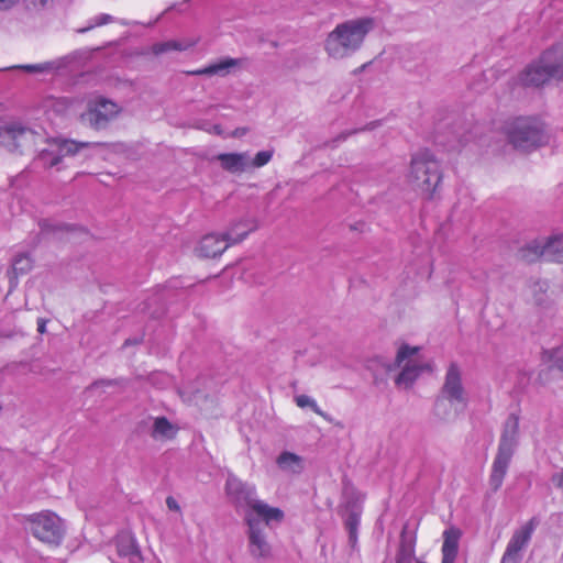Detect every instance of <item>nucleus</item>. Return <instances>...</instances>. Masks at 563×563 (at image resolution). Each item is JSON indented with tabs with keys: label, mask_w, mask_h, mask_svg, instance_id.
Segmentation results:
<instances>
[{
	"label": "nucleus",
	"mask_w": 563,
	"mask_h": 563,
	"mask_svg": "<svg viewBox=\"0 0 563 563\" xmlns=\"http://www.w3.org/2000/svg\"><path fill=\"white\" fill-rule=\"evenodd\" d=\"M253 227H247L243 232L234 234V229L228 230L224 234L210 233L202 236L196 252L202 258H216L229 246L242 242L251 232Z\"/></svg>",
	"instance_id": "1a4fd4ad"
},
{
	"label": "nucleus",
	"mask_w": 563,
	"mask_h": 563,
	"mask_svg": "<svg viewBox=\"0 0 563 563\" xmlns=\"http://www.w3.org/2000/svg\"><path fill=\"white\" fill-rule=\"evenodd\" d=\"M178 432V428L172 424L167 418L157 417L154 420L153 429H152V438L157 439H174Z\"/></svg>",
	"instance_id": "a211bd4d"
},
{
	"label": "nucleus",
	"mask_w": 563,
	"mask_h": 563,
	"mask_svg": "<svg viewBox=\"0 0 563 563\" xmlns=\"http://www.w3.org/2000/svg\"><path fill=\"white\" fill-rule=\"evenodd\" d=\"M46 330V323L44 320H40L38 323H37V331L40 333H44Z\"/></svg>",
	"instance_id": "e433bc0d"
},
{
	"label": "nucleus",
	"mask_w": 563,
	"mask_h": 563,
	"mask_svg": "<svg viewBox=\"0 0 563 563\" xmlns=\"http://www.w3.org/2000/svg\"><path fill=\"white\" fill-rule=\"evenodd\" d=\"M119 112L120 108L117 103L106 98H98L92 103H89L87 112L81 118L87 120L93 128L100 129L114 119Z\"/></svg>",
	"instance_id": "9d476101"
},
{
	"label": "nucleus",
	"mask_w": 563,
	"mask_h": 563,
	"mask_svg": "<svg viewBox=\"0 0 563 563\" xmlns=\"http://www.w3.org/2000/svg\"><path fill=\"white\" fill-rule=\"evenodd\" d=\"M249 511L246 514H252L256 520L261 518L265 526H269L272 522H282L284 520V511L280 508L272 507L268 504L264 503L260 499H254L250 501Z\"/></svg>",
	"instance_id": "ddd939ff"
},
{
	"label": "nucleus",
	"mask_w": 563,
	"mask_h": 563,
	"mask_svg": "<svg viewBox=\"0 0 563 563\" xmlns=\"http://www.w3.org/2000/svg\"><path fill=\"white\" fill-rule=\"evenodd\" d=\"M34 538L43 543L58 545L64 537L62 519L49 510L32 514L26 518Z\"/></svg>",
	"instance_id": "0eeeda50"
},
{
	"label": "nucleus",
	"mask_w": 563,
	"mask_h": 563,
	"mask_svg": "<svg viewBox=\"0 0 563 563\" xmlns=\"http://www.w3.org/2000/svg\"><path fill=\"white\" fill-rule=\"evenodd\" d=\"M505 134L517 150L529 151L545 143L543 124L536 118H516L506 122Z\"/></svg>",
	"instance_id": "20e7f679"
},
{
	"label": "nucleus",
	"mask_w": 563,
	"mask_h": 563,
	"mask_svg": "<svg viewBox=\"0 0 563 563\" xmlns=\"http://www.w3.org/2000/svg\"><path fill=\"white\" fill-rule=\"evenodd\" d=\"M551 481L556 488L563 490V470L552 475Z\"/></svg>",
	"instance_id": "473e14b6"
},
{
	"label": "nucleus",
	"mask_w": 563,
	"mask_h": 563,
	"mask_svg": "<svg viewBox=\"0 0 563 563\" xmlns=\"http://www.w3.org/2000/svg\"><path fill=\"white\" fill-rule=\"evenodd\" d=\"M33 267V260L27 254H19L12 264V274L14 278L29 273Z\"/></svg>",
	"instance_id": "5701e85b"
},
{
	"label": "nucleus",
	"mask_w": 563,
	"mask_h": 563,
	"mask_svg": "<svg viewBox=\"0 0 563 563\" xmlns=\"http://www.w3.org/2000/svg\"><path fill=\"white\" fill-rule=\"evenodd\" d=\"M563 76V47L555 46L545 51L538 62L528 66L520 75L525 87H539L552 78Z\"/></svg>",
	"instance_id": "7ed1b4c3"
},
{
	"label": "nucleus",
	"mask_w": 563,
	"mask_h": 563,
	"mask_svg": "<svg viewBox=\"0 0 563 563\" xmlns=\"http://www.w3.org/2000/svg\"><path fill=\"white\" fill-rule=\"evenodd\" d=\"M59 162V158H55L52 163V165H56Z\"/></svg>",
	"instance_id": "a19ab883"
},
{
	"label": "nucleus",
	"mask_w": 563,
	"mask_h": 563,
	"mask_svg": "<svg viewBox=\"0 0 563 563\" xmlns=\"http://www.w3.org/2000/svg\"><path fill=\"white\" fill-rule=\"evenodd\" d=\"M241 64L240 59L227 57L218 63L211 64L208 67L191 71L192 75H214L228 71L230 68L236 67Z\"/></svg>",
	"instance_id": "aec40b11"
},
{
	"label": "nucleus",
	"mask_w": 563,
	"mask_h": 563,
	"mask_svg": "<svg viewBox=\"0 0 563 563\" xmlns=\"http://www.w3.org/2000/svg\"><path fill=\"white\" fill-rule=\"evenodd\" d=\"M88 143H78L70 140H65L60 143L59 148L60 152L68 155L76 154L80 148L87 147Z\"/></svg>",
	"instance_id": "bb28decb"
},
{
	"label": "nucleus",
	"mask_w": 563,
	"mask_h": 563,
	"mask_svg": "<svg viewBox=\"0 0 563 563\" xmlns=\"http://www.w3.org/2000/svg\"><path fill=\"white\" fill-rule=\"evenodd\" d=\"M166 505H167L168 509H170V510L180 511V507H179L177 500L172 496H168L166 498Z\"/></svg>",
	"instance_id": "72a5a7b5"
},
{
	"label": "nucleus",
	"mask_w": 563,
	"mask_h": 563,
	"mask_svg": "<svg viewBox=\"0 0 563 563\" xmlns=\"http://www.w3.org/2000/svg\"><path fill=\"white\" fill-rule=\"evenodd\" d=\"M358 523H360L358 515L351 514L346 520V528L350 532L351 538H355Z\"/></svg>",
	"instance_id": "c756f323"
},
{
	"label": "nucleus",
	"mask_w": 563,
	"mask_h": 563,
	"mask_svg": "<svg viewBox=\"0 0 563 563\" xmlns=\"http://www.w3.org/2000/svg\"><path fill=\"white\" fill-rule=\"evenodd\" d=\"M245 522L249 527L250 551L252 555L257 558L267 556L269 554V545L260 521L252 514H245Z\"/></svg>",
	"instance_id": "9b49d317"
},
{
	"label": "nucleus",
	"mask_w": 563,
	"mask_h": 563,
	"mask_svg": "<svg viewBox=\"0 0 563 563\" xmlns=\"http://www.w3.org/2000/svg\"><path fill=\"white\" fill-rule=\"evenodd\" d=\"M224 170L236 174L242 173L249 165V156L246 153H222L217 156Z\"/></svg>",
	"instance_id": "f3484780"
},
{
	"label": "nucleus",
	"mask_w": 563,
	"mask_h": 563,
	"mask_svg": "<svg viewBox=\"0 0 563 563\" xmlns=\"http://www.w3.org/2000/svg\"><path fill=\"white\" fill-rule=\"evenodd\" d=\"M373 24L374 22L369 18L350 20L338 24L325 38V52L333 58L347 56L361 47Z\"/></svg>",
	"instance_id": "f257e3e1"
},
{
	"label": "nucleus",
	"mask_w": 563,
	"mask_h": 563,
	"mask_svg": "<svg viewBox=\"0 0 563 563\" xmlns=\"http://www.w3.org/2000/svg\"><path fill=\"white\" fill-rule=\"evenodd\" d=\"M540 257H544L543 244L540 242L533 241L523 247H521L518 252L519 261L531 264L537 262Z\"/></svg>",
	"instance_id": "412c9836"
},
{
	"label": "nucleus",
	"mask_w": 563,
	"mask_h": 563,
	"mask_svg": "<svg viewBox=\"0 0 563 563\" xmlns=\"http://www.w3.org/2000/svg\"><path fill=\"white\" fill-rule=\"evenodd\" d=\"M519 432V418L516 415H510L505 423L498 452L492 466L489 476V485L494 490L501 487L506 476L510 460L514 454L516 439Z\"/></svg>",
	"instance_id": "39448f33"
},
{
	"label": "nucleus",
	"mask_w": 563,
	"mask_h": 563,
	"mask_svg": "<svg viewBox=\"0 0 563 563\" xmlns=\"http://www.w3.org/2000/svg\"><path fill=\"white\" fill-rule=\"evenodd\" d=\"M464 390L461 382V373L456 364H451L446 376L445 382L442 387L443 398H446L450 401H457L464 404Z\"/></svg>",
	"instance_id": "f8f14e48"
},
{
	"label": "nucleus",
	"mask_w": 563,
	"mask_h": 563,
	"mask_svg": "<svg viewBox=\"0 0 563 563\" xmlns=\"http://www.w3.org/2000/svg\"><path fill=\"white\" fill-rule=\"evenodd\" d=\"M443 404V399H438L437 402H435V408H437V411H439L441 405Z\"/></svg>",
	"instance_id": "58836bf2"
},
{
	"label": "nucleus",
	"mask_w": 563,
	"mask_h": 563,
	"mask_svg": "<svg viewBox=\"0 0 563 563\" xmlns=\"http://www.w3.org/2000/svg\"><path fill=\"white\" fill-rule=\"evenodd\" d=\"M43 140L42 133L22 122H9L0 126V144L12 153L30 152Z\"/></svg>",
	"instance_id": "423d86ee"
},
{
	"label": "nucleus",
	"mask_w": 563,
	"mask_h": 563,
	"mask_svg": "<svg viewBox=\"0 0 563 563\" xmlns=\"http://www.w3.org/2000/svg\"><path fill=\"white\" fill-rule=\"evenodd\" d=\"M420 351L418 346L402 344L396 355L395 366L402 367L395 383L397 386L410 387L423 371H431L429 364L417 361Z\"/></svg>",
	"instance_id": "6e6552de"
},
{
	"label": "nucleus",
	"mask_w": 563,
	"mask_h": 563,
	"mask_svg": "<svg viewBox=\"0 0 563 563\" xmlns=\"http://www.w3.org/2000/svg\"><path fill=\"white\" fill-rule=\"evenodd\" d=\"M520 561H521L520 554H514L508 551H505L500 563H520Z\"/></svg>",
	"instance_id": "2f4dec72"
},
{
	"label": "nucleus",
	"mask_w": 563,
	"mask_h": 563,
	"mask_svg": "<svg viewBox=\"0 0 563 563\" xmlns=\"http://www.w3.org/2000/svg\"><path fill=\"white\" fill-rule=\"evenodd\" d=\"M117 549L120 556L129 558L132 563L142 561L141 551L132 540L118 543Z\"/></svg>",
	"instance_id": "4be33fe9"
},
{
	"label": "nucleus",
	"mask_w": 563,
	"mask_h": 563,
	"mask_svg": "<svg viewBox=\"0 0 563 563\" xmlns=\"http://www.w3.org/2000/svg\"><path fill=\"white\" fill-rule=\"evenodd\" d=\"M19 68H22V69H24L26 71H30V73L43 70V67L40 66V65H23V66H20Z\"/></svg>",
	"instance_id": "f704fd0d"
},
{
	"label": "nucleus",
	"mask_w": 563,
	"mask_h": 563,
	"mask_svg": "<svg viewBox=\"0 0 563 563\" xmlns=\"http://www.w3.org/2000/svg\"><path fill=\"white\" fill-rule=\"evenodd\" d=\"M247 227H253V231L256 229V224L253 221L240 220L234 222L228 230L234 229V234L243 232Z\"/></svg>",
	"instance_id": "7c9ffc66"
},
{
	"label": "nucleus",
	"mask_w": 563,
	"mask_h": 563,
	"mask_svg": "<svg viewBox=\"0 0 563 563\" xmlns=\"http://www.w3.org/2000/svg\"><path fill=\"white\" fill-rule=\"evenodd\" d=\"M184 47L180 43L176 41H167L163 43H156L152 46V53L155 55H161L163 53L169 52V51H183Z\"/></svg>",
	"instance_id": "a878e982"
},
{
	"label": "nucleus",
	"mask_w": 563,
	"mask_h": 563,
	"mask_svg": "<svg viewBox=\"0 0 563 563\" xmlns=\"http://www.w3.org/2000/svg\"><path fill=\"white\" fill-rule=\"evenodd\" d=\"M300 457L291 452H283L277 459V464L282 468H290L294 466L300 468Z\"/></svg>",
	"instance_id": "393cba45"
},
{
	"label": "nucleus",
	"mask_w": 563,
	"mask_h": 563,
	"mask_svg": "<svg viewBox=\"0 0 563 563\" xmlns=\"http://www.w3.org/2000/svg\"><path fill=\"white\" fill-rule=\"evenodd\" d=\"M442 537V563H454L459 553L462 531L457 527L452 526L443 531Z\"/></svg>",
	"instance_id": "4468645a"
},
{
	"label": "nucleus",
	"mask_w": 563,
	"mask_h": 563,
	"mask_svg": "<svg viewBox=\"0 0 563 563\" xmlns=\"http://www.w3.org/2000/svg\"><path fill=\"white\" fill-rule=\"evenodd\" d=\"M548 355V361L553 363V366L563 372V351L554 350L550 353H545Z\"/></svg>",
	"instance_id": "c85d7f7f"
},
{
	"label": "nucleus",
	"mask_w": 563,
	"mask_h": 563,
	"mask_svg": "<svg viewBox=\"0 0 563 563\" xmlns=\"http://www.w3.org/2000/svg\"><path fill=\"white\" fill-rule=\"evenodd\" d=\"M18 0H0V9H9L12 7Z\"/></svg>",
	"instance_id": "c9c22d12"
},
{
	"label": "nucleus",
	"mask_w": 563,
	"mask_h": 563,
	"mask_svg": "<svg viewBox=\"0 0 563 563\" xmlns=\"http://www.w3.org/2000/svg\"><path fill=\"white\" fill-rule=\"evenodd\" d=\"M396 563H410V562L405 559H398Z\"/></svg>",
	"instance_id": "ea45409f"
},
{
	"label": "nucleus",
	"mask_w": 563,
	"mask_h": 563,
	"mask_svg": "<svg viewBox=\"0 0 563 563\" xmlns=\"http://www.w3.org/2000/svg\"><path fill=\"white\" fill-rule=\"evenodd\" d=\"M110 20H111V16H110V15L104 14V15H102V16L100 18V21L98 22V24H99V25H101V24H106V23H108Z\"/></svg>",
	"instance_id": "4c0bfd02"
},
{
	"label": "nucleus",
	"mask_w": 563,
	"mask_h": 563,
	"mask_svg": "<svg viewBox=\"0 0 563 563\" xmlns=\"http://www.w3.org/2000/svg\"><path fill=\"white\" fill-rule=\"evenodd\" d=\"M225 493L235 506L245 504L250 507V501L254 500L247 486L234 476L228 478L225 483Z\"/></svg>",
	"instance_id": "dca6fc26"
},
{
	"label": "nucleus",
	"mask_w": 563,
	"mask_h": 563,
	"mask_svg": "<svg viewBox=\"0 0 563 563\" xmlns=\"http://www.w3.org/2000/svg\"><path fill=\"white\" fill-rule=\"evenodd\" d=\"M537 525H538V520L536 518H531L522 527H520L518 530H516L512 533V536L506 547V551L514 553V554H520V551L530 541Z\"/></svg>",
	"instance_id": "2eb2a0df"
},
{
	"label": "nucleus",
	"mask_w": 563,
	"mask_h": 563,
	"mask_svg": "<svg viewBox=\"0 0 563 563\" xmlns=\"http://www.w3.org/2000/svg\"><path fill=\"white\" fill-rule=\"evenodd\" d=\"M295 402L299 408L309 407L311 410L323 419H328V416L324 411L320 409L317 402L308 397L307 395H299L295 397Z\"/></svg>",
	"instance_id": "b1692460"
},
{
	"label": "nucleus",
	"mask_w": 563,
	"mask_h": 563,
	"mask_svg": "<svg viewBox=\"0 0 563 563\" xmlns=\"http://www.w3.org/2000/svg\"><path fill=\"white\" fill-rule=\"evenodd\" d=\"M273 157V151L258 152L252 161V166L260 168L269 163Z\"/></svg>",
	"instance_id": "cd10ccee"
},
{
	"label": "nucleus",
	"mask_w": 563,
	"mask_h": 563,
	"mask_svg": "<svg viewBox=\"0 0 563 563\" xmlns=\"http://www.w3.org/2000/svg\"><path fill=\"white\" fill-rule=\"evenodd\" d=\"M544 258L548 262H563V235L550 238L543 244Z\"/></svg>",
	"instance_id": "6ab92c4d"
},
{
	"label": "nucleus",
	"mask_w": 563,
	"mask_h": 563,
	"mask_svg": "<svg viewBox=\"0 0 563 563\" xmlns=\"http://www.w3.org/2000/svg\"><path fill=\"white\" fill-rule=\"evenodd\" d=\"M442 178L440 163L429 150L420 151L411 157L407 180L415 190L431 199Z\"/></svg>",
	"instance_id": "f03ea898"
}]
</instances>
